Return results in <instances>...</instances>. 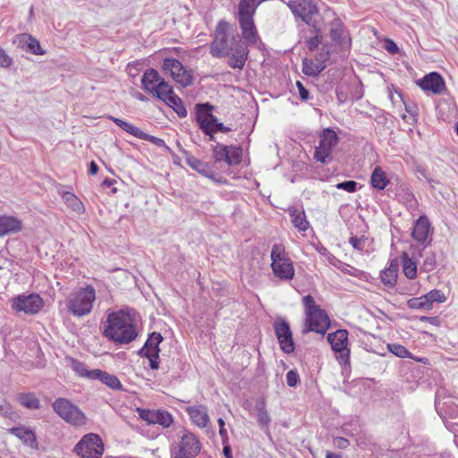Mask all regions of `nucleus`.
Segmentation results:
<instances>
[{
    "label": "nucleus",
    "mask_w": 458,
    "mask_h": 458,
    "mask_svg": "<svg viewBox=\"0 0 458 458\" xmlns=\"http://www.w3.org/2000/svg\"><path fill=\"white\" fill-rule=\"evenodd\" d=\"M104 335L109 340L123 344L132 342L137 337L135 326L131 318L123 312L111 313L107 317V326Z\"/></svg>",
    "instance_id": "1"
},
{
    "label": "nucleus",
    "mask_w": 458,
    "mask_h": 458,
    "mask_svg": "<svg viewBox=\"0 0 458 458\" xmlns=\"http://www.w3.org/2000/svg\"><path fill=\"white\" fill-rule=\"evenodd\" d=\"M305 307V326L302 333L315 332L324 335L330 327V319L327 312L317 305L311 295H306L302 299Z\"/></svg>",
    "instance_id": "2"
},
{
    "label": "nucleus",
    "mask_w": 458,
    "mask_h": 458,
    "mask_svg": "<svg viewBox=\"0 0 458 458\" xmlns=\"http://www.w3.org/2000/svg\"><path fill=\"white\" fill-rule=\"evenodd\" d=\"M242 42L236 30H231L227 22L220 21L215 31V38L210 46V53L215 57L228 56L237 47V44Z\"/></svg>",
    "instance_id": "3"
},
{
    "label": "nucleus",
    "mask_w": 458,
    "mask_h": 458,
    "mask_svg": "<svg viewBox=\"0 0 458 458\" xmlns=\"http://www.w3.org/2000/svg\"><path fill=\"white\" fill-rule=\"evenodd\" d=\"M96 301V290L87 284L72 292L66 300L67 310L74 317L81 318L89 315Z\"/></svg>",
    "instance_id": "4"
},
{
    "label": "nucleus",
    "mask_w": 458,
    "mask_h": 458,
    "mask_svg": "<svg viewBox=\"0 0 458 458\" xmlns=\"http://www.w3.org/2000/svg\"><path fill=\"white\" fill-rule=\"evenodd\" d=\"M198 114H197V122L199 125L201 131L209 136L210 140H214V132L216 131L222 132L231 131L232 129L225 126L222 123H219L217 118L211 114L213 106L208 103L206 104H198L196 106Z\"/></svg>",
    "instance_id": "5"
},
{
    "label": "nucleus",
    "mask_w": 458,
    "mask_h": 458,
    "mask_svg": "<svg viewBox=\"0 0 458 458\" xmlns=\"http://www.w3.org/2000/svg\"><path fill=\"white\" fill-rule=\"evenodd\" d=\"M52 407L59 417L73 427H81L87 423L84 412L66 398H57Z\"/></svg>",
    "instance_id": "6"
},
{
    "label": "nucleus",
    "mask_w": 458,
    "mask_h": 458,
    "mask_svg": "<svg viewBox=\"0 0 458 458\" xmlns=\"http://www.w3.org/2000/svg\"><path fill=\"white\" fill-rule=\"evenodd\" d=\"M142 88L157 98L165 94L172 93V87L160 77L157 70L149 68L145 71L141 78Z\"/></svg>",
    "instance_id": "7"
},
{
    "label": "nucleus",
    "mask_w": 458,
    "mask_h": 458,
    "mask_svg": "<svg viewBox=\"0 0 458 458\" xmlns=\"http://www.w3.org/2000/svg\"><path fill=\"white\" fill-rule=\"evenodd\" d=\"M73 450L81 458H101L104 445L98 435L89 433L77 443Z\"/></svg>",
    "instance_id": "8"
},
{
    "label": "nucleus",
    "mask_w": 458,
    "mask_h": 458,
    "mask_svg": "<svg viewBox=\"0 0 458 458\" xmlns=\"http://www.w3.org/2000/svg\"><path fill=\"white\" fill-rule=\"evenodd\" d=\"M338 143V136L330 128L324 129L319 135L318 146L314 152V159L320 163H327L331 160L333 149Z\"/></svg>",
    "instance_id": "9"
},
{
    "label": "nucleus",
    "mask_w": 458,
    "mask_h": 458,
    "mask_svg": "<svg viewBox=\"0 0 458 458\" xmlns=\"http://www.w3.org/2000/svg\"><path fill=\"white\" fill-rule=\"evenodd\" d=\"M287 5L294 16L300 17L309 26L317 28L315 17L318 15V8L314 0H291Z\"/></svg>",
    "instance_id": "10"
},
{
    "label": "nucleus",
    "mask_w": 458,
    "mask_h": 458,
    "mask_svg": "<svg viewBox=\"0 0 458 458\" xmlns=\"http://www.w3.org/2000/svg\"><path fill=\"white\" fill-rule=\"evenodd\" d=\"M200 449L201 445L199 438L193 433L184 430L174 458H195Z\"/></svg>",
    "instance_id": "11"
},
{
    "label": "nucleus",
    "mask_w": 458,
    "mask_h": 458,
    "mask_svg": "<svg viewBox=\"0 0 458 458\" xmlns=\"http://www.w3.org/2000/svg\"><path fill=\"white\" fill-rule=\"evenodd\" d=\"M327 338L332 349L337 353V360L344 364L347 363L350 358V350L347 348L348 331L338 329L328 334Z\"/></svg>",
    "instance_id": "12"
},
{
    "label": "nucleus",
    "mask_w": 458,
    "mask_h": 458,
    "mask_svg": "<svg viewBox=\"0 0 458 458\" xmlns=\"http://www.w3.org/2000/svg\"><path fill=\"white\" fill-rule=\"evenodd\" d=\"M164 71L169 72L171 77L182 87H187L192 82L191 72L187 71L182 63L174 58H165L162 65Z\"/></svg>",
    "instance_id": "13"
},
{
    "label": "nucleus",
    "mask_w": 458,
    "mask_h": 458,
    "mask_svg": "<svg viewBox=\"0 0 458 458\" xmlns=\"http://www.w3.org/2000/svg\"><path fill=\"white\" fill-rule=\"evenodd\" d=\"M215 163L225 162L228 165H235L242 161V148L233 146H225L216 143L213 148Z\"/></svg>",
    "instance_id": "14"
},
{
    "label": "nucleus",
    "mask_w": 458,
    "mask_h": 458,
    "mask_svg": "<svg viewBox=\"0 0 458 458\" xmlns=\"http://www.w3.org/2000/svg\"><path fill=\"white\" fill-rule=\"evenodd\" d=\"M43 300L38 294L19 295L13 300V309L26 314H36L43 307Z\"/></svg>",
    "instance_id": "15"
},
{
    "label": "nucleus",
    "mask_w": 458,
    "mask_h": 458,
    "mask_svg": "<svg viewBox=\"0 0 458 458\" xmlns=\"http://www.w3.org/2000/svg\"><path fill=\"white\" fill-rule=\"evenodd\" d=\"M274 327L282 351L285 353L293 352L294 343L289 324L285 320L280 319L275 322Z\"/></svg>",
    "instance_id": "16"
},
{
    "label": "nucleus",
    "mask_w": 458,
    "mask_h": 458,
    "mask_svg": "<svg viewBox=\"0 0 458 458\" xmlns=\"http://www.w3.org/2000/svg\"><path fill=\"white\" fill-rule=\"evenodd\" d=\"M417 85L424 91H430L435 95H441L445 91V82L443 77L432 72L416 81Z\"/></svg>",
    "instance_id": "17"
},
{
    "label": "nucleus",
    "mask_w": 458,
    "mask_h": 458,
    "mask_svg": "<svg viewBox=\"0 0 458 458\" xmlns=\"http://www.w3.org/2000/svg\"><path fill=\"white\" fill-rule=\"evenodd\" d=\"M140 417L148 424H159L164 428H168L173 423L172 415L165 411L138 409Z\"/></svg>",
    "instance_id": "18"
},
{
    "label": "nucleus",
    "mask_w": 458,
    "mask_h": 458,
    "mask_svg": "<svg viewBox=\"0 0 458 458\" xmlns=\"http://www.w3.org/2000/svg\"><path fill=\"white\" fill-rule=\"evenodd\" d=\"M13 42L17 46L18 48H21L28 53L37 55H43L46 54V51L42 49L39 41L30 34H18L14 37Z\"/></svg>",
    "instance_id": "19"
},
{
    "label": "nucleus",
    "mask_w": 458,
    "mask_h": 458,
    "mask_svg": "<svg viewBox=\"0 0 458 458\" xmlns=\"http://www.w3.org/2000/svg\"><path fill=\"white\" fill-rule=\"evenodd\" d=\"M429 232V220L425 215H422L415 222L411 236L416 242L421 244H425L428 241Z\"/></svg>",
    "instance_id": "20"
},
{
    "label": "nucleus",
    "mask_w": 458,
    "mask_h": 458,
    "mask_svg": "<svg viewBox=\"0 0 458 458\" xmlns=\"http://www.w3.org/2000/svg\"><path fill=\"white\" fill-rule=\"evenodd\" d=\"M273 274L282 281H290L293 278L295 270L290 259L284 261L271 263Z\"/></svg>",
    "instance_id": "21"
},
{
    "label": "nucleus",
    "mask_w": 458,
    "mask_h": 458,
    "mask_svg": "<svg viewBox=\"0 0 458 458\" xmlns=\"http://www.w3.org/2000/svg\"><path fill=\"white\" fill-rule=\"evenodd\" d=\"M9 432L18 437L25 445L38 449V444L35 433L25 427H15L9 429Z\"/></svg>",
    "instance_id": "22"
},
{
    "label": "nucleus",
    "mask_w": 458,
    "mask_h": 458,
    "mask_svg": "<svg viewBox=\"0 0 458 458\" xmlns=\"http://www.w3.org/2000/svg\"><path fill=\"white\" fill-rule=\"evenodd\" d=\"M232 52L233 55L228 60V65L233 69L242 70L248 58V48L244 46V43L242 42L238 43L237 47H235Z\"/></svg>",
    "instance_id": "23"
},
{
    "label": "nucleus",
    "mask_w": 458,
    "mask_h": 458,
    "mask_svg": "<svg viewBox=\"0 0 458 458\" xmlns=\"http://www.w3.org/2000/svg\"><path fill=\"white\" fill-rule=\"evenodd\" d=\"M243 38L249 44H256L259 40L258 31L253 18H238Z\"/></svg>",
    "instance_id": "24"
},
{
    "label": "nucleus",
    "mask_w": 458,
    "mask_h": 458,
    "mask_svg": "<svg viewBox=\"0 0 458 458\" xmlns=\"http://www.w3.org/2000/svg\"><path fill=\"white\" fill-rule=\"evenodd\" d=\"M162 340L160 333L153 332L140 350L139 354L142 357L157 356L160 352L158 345Z\"/></svg>",
    "instance_id": "25"
},
{
    "label": "nucleus",
    "mask_w": 458,
    "mask_h": 458,
    "mask_svg": "<svg viewBox=\"0 0 458 458\" xmlns=\"http://www.w3.org/2000/svg\"><path fill=\"white\" fill-rule=\"evenodd\" d=\"M186 411L196 426L205 428L208 425L209 417L207 407L204 405L191 406Z\"/></svg>",
    "instance_id": "26"
},
{
    "label": "nucleus",
    "mask_w": 458,
    "mask_h": 458,
    "mask_svg": "<svg viewBox=\"0 0 458 458\" xmlns=\"http://www.w3.org/2000/svg\"><path fill=\"white\" fill-rule=\"evenodd\" d=\"M21 221L14 216H0V237L9 233H18L21 230Z\"/></svg>",
    "instance_id": "27"
},
{
    "label": "nucleus",
    "mask_w": 458,
    "mask_h": 458,
    "mask_svg": "<svg viewBox=\"0 0 458 458\" xmlns=\"http://www.w3.org/2000/svg\"><path fill=\"white\" fill-rule=\"evenodd\" d=\"M320 63H314L307 58L302 60V72L308 76L315 77L318 76L324 69L325 65L322 64L328 56V52L319 54Z\"/></svg>",
    "instance_id": "28"
},
{
    "label": "nucleus",
    "mask_w": 458,
    "mask_h": 458,
    "mask_svg": "<svg viewBox=\"0 0 458 458\" xmlns=\"http://www.w3.org/2000/svg\"><path fill=\"white\" fill-rule=\"evenodd\" d=\"M91 376L93 377V380H99L114 390L120 389L122 387V384L117 377L104 370L98 369H92Z\"/></svg>",
    "instance_id": "29"
},
{
    "label": "nucleus",
    "mask_w": 458,
    "mask_h": 458,
    "mask_svg": "<svg viewBox=\"0 0 458 458\" xmlns=\"http://www.w3.org/2000/svg\"><path fill=\"white\" fill-rule=\"evenodd\" d=\"M160 100L172 107L179 117L183 118L187 116V110L183 106L182 99L174 93L173 89L172 93L165 94V97H162Z\"/></svg>",
    "instance_id": "30"
},
{
    "label": "nucleus",
    "mask_w": 458,
    "mask_h": 458,
    "mask_svg": "<svg viewBox=\"0 0 458 458\" xmlns=\"http://www.w3.org/2000/svg\"><path fill=\"white\" fill-rule=\"evenodd\" d=\"M185 162L189 166L196 170L200 174L208 178L213 176L214 172L210 165L208 163L198 159L194 156L187 154Z\"/></svg>",
    "instance_id": "31"
},
{
    "label": "nucleus",
    "mask_w": 458,
    "mask_h": 458,
    "mask_svg": "<svg viewBox=\"0 0 458 458\" xmlns=\"http://www.w3.org/2000/svg\"><path fill=\"white\" fill-rule=\"evenodd\" d=\"M399 264L396 260H392L389 266L381 273L382 283L388 287H394L397 280Z\"/></svg>",
    "instance_id": "32"
},
{
    "label": "nucleus",
    "mask_w": 458,
    "mask_h": 458,
    "mask_svg": "<svg viewBox=\"0 0 458 458\" xmlns=\"http://www.w3.org/2000/svg\"><path fill=\"white\" fill-rule=\"evenodd\" d=\"M264 0H240L238 4V18H253L257 7Z\"/></svg>",
    "instance_id": "33"
},
{
    "label": "nucleus",
    "mask_w": 458,
    "mask_h": 458,
    "mask_svg": "<svg viewBox=\"0 0 458 458\" xmlns=\"http://www.w3.org/2000/svg\"><path fill=\"white\" fill-rule=\"evenodd\" d=\"M288 212L293 225L298 228L299 231L305 232L309 228L310 224L306 218L304 210L293 207L290 208Z\"/></svg>",
    "instance_id": "34"
},
{
    "label": "nucleus",
    "mask_w": 458,
    "mask_h": 458,
    "mask_svg": "<svg viewBox=\"0 0 458 458\" xmlns=\"http://www.w3.org/2000/svg\"><path fill=\"white\" fill-rule=\"evenodd\" d=\"M390 183L386 174L380 166H376L370 176V184L373 188L382 191Z\"/></svg>",
    "instance_id": "35"
},
{
    "label": "nucleus",
    "mask_w": 458,
    "mask_h": 458,
    "mask_svg": "<svg viewBox=\"0 0 458 458\" xmlns=\"http://www.w3.org/2000/svg\"><path fill=\"white\" fill-rule=\"evenodd\" d=\"M255 410L257 411V419L259 425L264 428H267L271 419L266 408V402L264 398H259L255 403Z\"/></svg>",
    "instance_id": "36"
},
{
    "label": "nucleus",
    "mask_w": 458,
    "mask_h": 458,
    "mask_svg": "<svg viewBox=\"0 0 458 458\" xmlns=\"http://www.w3.org/2000/svg\"><path fill=\"white\" fill-rule=\"evenodd\" d=\"M403 272L409 279L417 277V263L409 257L407 252H403L401 256Z\"/></svg>",
    "instance_id": "37"
},
{
    "label": "nucleus",
    "mask_w": 458,
    "mask_h": 458,
    "mask_svg": "<svg viewBox=\"0 0 458 458\" xmlns=\"http://www.w3.org/2000/svg\"><path fill=\"white\" fill-rule=\"evenodd\" d=\"M63 200L72 211L82 214L85 211L84 205L80 199L70 191H65L62 195Z\"/></svg>",
    "instance_id": "38"
},
{
    "label": "nucleus",
    "mask_w": 458,
    "mask_h": 458,
    "mask_svg": "<svg viewBox=\"0 0 458 458\" xmlns=\"http://www.w3.org/2000/svg\"><path fill=\"white\" fill-rule=\"evenodd\" d=\"M330 37L333 41L339 45H344V27L339 19H335L331 23Z\"/></svg>",
    "instance_id": "39"
},
{
    "label": "nucleus",
    "mask_w": 458,
    "mask_h": 458,
    "mask_svg": "<svg viewBox=\"0 0 458 458\" xmlns=\"http://www.w3.org/2000/svg\"><path fill=\"white\" fill-rule=\"evenodd\" d=\"M109 119L112 120L118 127L130 133L131 135L138 139L139 136H140L141 130L139 127L114 116H109Z\"/></svg>",
    "instance_id": "40"
},
{
    "label": "nucleus",
    "mask_w": 458,
    "mask_h": 458,
    "mask_svg": "<svg viewBox=\"0 0 458 458\" xmlns=\"http://www.w3.org/2000/svg\"><path fill=\"white\" fill-rule=\"evenodd\" d=\"M20 403L29 409H38L40 407V401L34 394H24L19 397Z\"/></svg>",
    "instance_id": "41"
},
{
    "label": "nucleus",
    "mask_w": 458,
    "mask_h": 458,
    "mask_svg": "<svg viewBox=\"0 0 458 458\" xmlns=\"http://www.w3.org/2000/svg\"><path fill=\"white\" fill-rule=\"evenodd\" d=\"M271 263L284 261L289 259L286 256L285 249L282 244H274L271 250Z\"/></svg>",
    "instance_id": "42"
},
{
    "label": "nucleus",
    "mask_w": 458,
    "mask_h": 458,
    "mask_svg": "<svg viewBox=\"0 0 458 458\" xmlns=\"http://www.w3.org/2000/svg\"><path fill=\"white\" fill-rule=\"evenodd\" d=\"M424 297L429 309H431L433 302H445L446 300L444 293L437 289H434L427 294H424Z\"/></svg>",
    "instance_id": "43"
},
{
    "label": "nucleus",
    "mask_w": 458,
    "mask_h": 458,
    "mask_svg": "<svg viewBox=\"0 0 458 458\" xmlns=\"http://www.w3.org/2000/svg\"><path fill=\"white\" fill-rule=\"evenodd\" d=\"M387 349L390 352L399 358H410L411 353L402 344H388Z\"/></svg>",
    "instance_id": "44"
},
{
    "label": "nucleus",
    "mask_w": 458,
    "mask_h": 458,
    "mask_svg": "<svg viewBox=\"0 0 458 458\" xmlns=\"http://www.w3.org/2000/svg\"><path fill=\"white\" fill-rule=\"evenodd\" d=\"M314 30L316 31V35L314 37L310 38L306 41V46L310 51H314L315 49H317L322 41L320 28L317 25V28H314Z\"/></svg>",
    "instance_id": "45"
},
{
    "label": "nucleus",
    "mask_w": 458,
    "mask_h": 458,
    "mask_svg": "<svg viewBox=\"0 0 458 458\" xmlns=\"http://www.w3.org/2000/svg\"><path fill=\"white\" fill-rule=\"evenodd\" d=\"M72 369L79 376L93 380V377L91 376L92 369H88L83 363L72 360Z\"/></svg>",
    "instance_id": "46"
},
{
    "label": "nucleus",
    "mask_w": 458,
    "mask_h": 458,
    "mask_svg": "<svg viewBox=\"0 0 458 458\" xmlns=\"http://www.w3.org/2000/svg\"><path fill=\"white\" fill-rule=\"evenodd\" d=\"M424 295L417 298H412L408 301L407 305L410 309L419 310V309H426L429 310L428 302L424 299Z\"/></svg>",
    "instance_id": "47"
},
{
    "label": "nucleus",
    "mask_w": 458,
    "mask_h": 458,
    "mask_svg": "<svg viewBox=\"0 0 458 458\" xmlns=\"http://www.w3.org/2000/svg\"><path fill=\"white\" fill-rule=\"evenodd\" d=\"M139 139L149 141L157 147H165V146L164 140L155 137V136H152V135H149V134L144 132L143 131H141L140 136H139Z\"/></svg>",
    "instance_id": "48"
},
{
    "label": "nucleus",
    "mask_w": 458,
    "mask_h": 458,
    "mask_svg": "<svg viewBox=\"0 0 458 458\" xmlns=\"http://www.w3.org/2000/svg\"><path fill=\"white\" fill-rule=\"evenodd\" d=\"M13 64V58L0 47V67L9 68Z\"/></svg>",
    "instance_id": "49"
},
{
    "label": "nucleus",
    "mask_w": 458,
    "mask_h": 458,
    "mask_svg": "<svg viewBox=\"0 0 458 458\" xmlns=\"http://www.w3.org/2000/svg\"><path fill=\"white\" fill-rule=\"evenodd\" d=\"M436 265V257L433 253H431L425 258L422 267L425 271H432L433 269H435Z\"/></svg>",
    "instance_id": "50"
},
{
    "label": "nucleus",
    "mask_w": 458,
    "mask_h": 458,
    "mask_svg": "<svg viewBox=\"0 0 458 458\" xmlns=\"http://www.w3.org/2000/svg\"><path fill=\"white\" fill-rule=\"evenodd\" d=\"M358 183L355 181H345L336 185L339 190H344L348 192H354L357 190Z\"/></svg>",
    "instance_id": "51"
},
{
    "label": "nucleus",
    "mask_w": 458,
    "mask_h": 458,
    "mask_svg": "<svg viewBox=\"0 0 458 458\" xmlns=\"http://www.w3.org/2000/svg\"><path fill=\"white\" fill-rule=\"evenodd\" d=\"M300 382V376L295 370H290L286 374V383L289 386L294 387Z\"/></svg>",
    "instance_id": "52"
},
{
    "label": "nucleus",
    "mask_w": 458,
    "mask_h": 458,
    "mask_svg": "<svg viewBox=\"0 0 458 458\" xmlns=\"http://www.w3.org/2000/svg\"><path fill=\"white\" fill-rule=\"evenodd\" d=\"M350 244L356 250H361L365 245V238L360 237L358 238L356 236H352L349 239Z\"/></svg>",
    "instance_id": "53"
},
{
    "label": "nucleus",
    "mask_w": 458,
    "mask_h": 458,
    "mask_svg": "<svg viewBox=\"0 0 458 458\" xmlns=\"http://www.w3.org/2000/svg\"><path fill=\"white\" fill-rule=\"evenodd\" d=\"M217 423L219 425V435L221 437L222 443L228 442L229 437H228L227 431L225 428V420L222 418H219L217 420Z\"/></svg>",
    "instance_id": "54"
},
{
    "label": "nucleus",
    "mask_w": 458,
    "mask_h": 458,
    "mask_svg": "<svg viewBox=\"0 0 458 458\" xmlns=\"http://www.w3.org/2000/svg\"><path fill=\"white\" fill-rule=\"evenodd\" d=\"M296 87L298 89L300 98L303 101L308 100L310 97L309 90L303 86L301 81L296 82Z\"/></svg>",
    "instance_id": "55"
},
{
    "label": "nucleus",
    "mask_w": 458,
    "mask_h": 458,
    "mask_svg": "<svg viewBox=\"0 0 458 458\" xmlns=\"http://www.w3.org/2000/svg\"><path fill=\"white\" fill-rule=\"evenodd\" d=\"M334 445L339 449H345L350 445V442L344 437H336L334 440Z\"/></svg>",
    "instance_id": "56"
},
{
    "label": "nucleus",
    "mask_w": 458,
    "mask_h": 458,
    "mask_svg": "<svg viewBox=\"0 0 458 458\" xmlns=\"http://www.w3.org/2000/svg\"><path fill=\"white\" fill-rule=\"evenodd\" d=\"M405 110L407 113H409L413 117H415L418 114V107L416 105H414L412 103H411V104L405 103Z\"/></svg>",
    "instance_id": "57"
},
{
    "label": "nucleus",
    "mask_w": 458,
    "mask_h": 458,
    "mask_svg": "<svg viewBox=\"0 0 458 458\" xmlns=\"http://www.w3.org/2000/svg\"><path fill=\"white\" fill-rule=\"evenodd\" d=\"M386 50L391 54H395L398 52V47L396 44L393 40H387L386 43Z\"/></svg>",
    "instance_id": "58"
},
{
    "label": "nucleus",
    "mask_w": 458,
    "mask_h": 458,
    "mask_svg": "<svg viewBox=\"0 0 458 458\" xmlns=\"http://www.w3.org/2000/svg\"><path fill=\"white\" fill-rule=\"evenodd\" d=\"M149 360V366L152 369H158V354L157 356H149L147 357Z\"/></svg>",
    "instance_id": "59"
},
{
    "label": "nucleus",
    "mask_w": 458,
    "mask_h": 458,
    "mask_svg": "<svg viewBox=\"0 0 458 458\" xmlns=\"http://www.w3.org/2000/svg\"><path fill=\"white\" fill-rule=\"evenodd\" d=\"M223 444V453L225 456V458H233V455H232V450H231V446L229 445L228 442H225V443H222Z\"/></svg>",
    "instance_id": "60"
},
{
    "label": "nucleus",
    "mask_w": 458,
    "mask_h": 458,
    "mask_svg": "<svg viewBox=\"0 0 458 458\" xmlns=\"http://www.w3.org/2000/svg\"><path fill=\"white\" fill-rule=\"evenodd\" d=\"M327 259L330 264H332L335 267H337V264L340 263V261L331 253H327Z\"/></svg>",
    "instance_id": "61"
},
{
    "label": "nucleus",
    "mask_w": 458,
    "mask_h": 458,
    "mask_svg": "<svg viewBox=\"0 0 458 458\" xmlns=\"http://www.w3.org/2000/svg\"><path fill=\"white\" fill-rule=\"evenodd\" d=\"M98 171V165L94 162V161H91L90 162V165H89V173L91 174V175H95L97 174Z\"/></svg>",
    "instance_id": "62"
},
{
    "label": "nucleus",
    "mask_w": 458,
    "mask_h": 458,
    "mask_svg": "<svg viewBox=\"0 0 458 458\" xmlns=\"http://www.w3.org/2000/svg\"><path fill=\"white\" fill-rule=\"evenodd\" d=\"M420 320L421 321H427V322H429L431 324H435L437 321V317H426V316H422L420 318Z\"/></svg>",
    "instance_id": "63"
},
{
    "label": "nucleus",
    "mask_w": 458,
    "mask_h": 458,
    "mask_svg": "<svg viewBox=\"0 0 458 458\" xmlns=\"http://www.w3.org/2000/svg\"><path fill=\"white\" fill-rule=\"evenodd\" d=\"M326 458H342V455L340 454L327 452Z\"/></svg>",
    "instance_id": "64"
}]
</instances>
